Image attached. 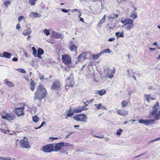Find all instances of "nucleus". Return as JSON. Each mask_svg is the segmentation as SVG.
Masks as SVG:
<instances>
[{
	"label": "nucleus",
	"mask_w": 160,
	"mask_h": 160,
	"mask_svg": "<svg viewBox=\"0 0 160 160\" xmlns=\"http://www.w3.org/2000/svg\"><path fill=\"white\" fill-rule=\"evenodd\" d=\"M47 92L46 90L41 86H39L36 91L34 94V98L41 100L46 96Z\"/></svg>",
	"instance_id": "1"
},
{
	"label": "nucleus",
	"mask_w": 160,
	"mask_h": 160,
	"mask_svg": "<svg viewBox=\"0 0 160 160\" xmlns=\"http://www.w3.org/2000/svg\"><path fill=\"white\" fill-rule=\"evenodd\" d=\"M151 115L155 120L160 119V106L158 102H156L153 107Z\"/></svg>",
	"instance_id": "2"
},
{
	"label": "nucleus",
	"mask_w": 160,
	"mask_h": 160,
	"mask_svg": "<svg viewBox=\"0 0 160 160\" xmlns=\"http://www.w3.org/2000/svg\"><path fill=\"white\" fill-rule=\"evenodd\" d=\"M63 147H68L71 149L73 148V145L67 142H62L55 143L54 144V151L57 152L58 151L60 150Z\"/></svg>",
	"instance_id": "3"
},
{
	"label": "nucleus",
	"mask_w": 160,
	"mask_h": 160,
	"mask_svg": "<svg viewBox=\"0 0 160 160\" xmlns=\"http://www.w3.org/2000/svg\"><path fill=\"white\" fill-rule=\"evenodd\" d=\"M121 22L124 26H127L126 29L127 30H130L134 26L133 20L130 18L122 20Z\"/></svg>",
	"instance_id": "4"
},
{
	"label": "nucleus",
	"mask_w": 160,
	"mask_h": 160,
	"mask_svg": "<svg viewBox=\"0 0 160 160\" xmlns=\"http://www.w3.org/2000/svg\"><path fill=\"white\" fill-rule=\"evenodd\" d=\"M73 118L77 121H81L83 122H86L88 118L87 116L84 114H81L74 116Z\"/></svg>",
	"instance_id": "5"
},
{
	"label": "nucleus",
	"mask_w": 160,
	"mask_h": 160,
	"mask_svg": "<svg viewBox=\"0 0 160 160\" xmlns=\"http://www.w3.org/2000/svg\"><path fill=\"white\" fill-rule=\"evenodd\" d=\"M2 118L3 119H5L8 121H11L13 120L15 118V116L11 113L6 114L4 112H3L1 113Z\"/></svg>",
	"instance_id": "6"
},
{
	"label": "nucleus",
	"mask_w": 160,
	"mask_h": 160,
	"mask_svg": "<svg viewBox=\"0 0 160 160\" xmlns=\"http://www.w3.org/2000/svg\"><path fill=\"white\" fill-rule=\"evenodd\" d=\"M62 62L66 64H69L72 62L71 58L68 54L62 55Z\"/></svg>",
	"instance_id": "7"
},
{
	"label": "nucleus",
	"mask_w": 160,
	"mask_h": 160,
	"mask_svg": "<svg viewBox=\"0 0 160 160\" xmlns=\"http://www.w3.org/2000/svg\"><path fill=\"white\" fill-rule=\"evenodd\" d=\"M20 146L21 147L25 148H28L30 147L28 141V140L25 137L24 139L21 140L20 141Z\"/></svg>",
	"instance_id": "8"
},
{
	"label": "nucleus",
	"mask_w": 160,
	"mask_h": 160,
	"mask_svg": "<svg viewBox=\"0 0 160 160\" xmlns=\"http://www.w3.org/2000/svg\"><path fill=\"white\" fill-rule=\"evenodd\" d=\"M155 120L153 119H140L138 121L139 123L144 124L146 126L153 124Z\"/></svg>",
	"instance_id": "9"
},
{
	"label": "nucleus",
	"mask_w": 160,
	"mask_h": 160,
	"mask_svg": "<svg viewBox=\"0 0 160 160\" xmlns=\"http://www.w3.org/2000/svg\"><path fill=\"white\" fill-rule=\"evenodd\" d=\"M43 151L46 152H50L54 151V145L52 144H49L44 146Z\"/></svg>",
	"instance_id": "10"
},
{
	"label": "nucleus",
	"mask_w": 160,
	"mask_h": 160,
	"mask_svg": "<svg viewBox=\"0 0 160 160\" xmlns=\"http://www.w3.org/2000/svg\"><path fill=\"white\" fill-rule=\"evenodd\" d=\"M24 108V107H22L19 108H16L15 110V112L18 117H20L24 114L23 110Z\"/></svg>",
	"instance_id": "11"
},
{
	"label": "nucleus",
	"mask_w": 160,
	"mask_h": 160,
	"mask_svg": "<svg viewBox=\"0 0 160 160\" xmlns=\"http://www.w3.org/2000/svg\"><path fill=\"white\" fill-rule=\"evenodd\" d=\"M61 85L60 82L59 81H55L54 82L53 85L52 86V88L53 89L60 90L61 89Z\"/></svg>",
	"instance_id": "12"
},
{
	"label": "nucleus",
	"mask_w": 160,
	"mask_h": 160,
	"mask_svg": "<svg viewBox=\"0 0 160 160\" xmlns=\"http://www.w3.org/2000/svg\"><path fill=\"white\" fill-rule=\"evenodd\" d=\"M68 47L72 51L77 52V47L75 45L73 42V41H70Z\"/></svg>",
	"instance_id": "13"
},
{
	"label": "nucleus",
	"mask_w": 160,
	"mask_h": 160,
	"mask_svg": "<svg viewBox=\"0 0 160 160\" xmlns=\"http://www.w3.org/2000/svg\"><path fill=\"white\" fill-rule=\"evenodd\" d=\"M87 108H84L83 106L82 107H77L73 109V112L76 113H80L81 112L82 110H87Z\"/></svg>",
	"instance_id": "14"
},
{
	"label": "nucleus",
	"mask_w": 160,
	"mask_h": 160,
	"mask_svg": "<svg viewBox=\"0 0 160 160\" xmlns=\"http://www.w3.org/2000/svg\"><path fill=\"white\" fill-rule=\"evenodd\" d=\"M117 113L118 115L121 116H125L128 113V111L123 109H118L117 111Z\"/></svg>",
	"instance_id": "15"
},
{
	"label": "nucleus",
	"mask_w": 160,
	"mask_h": 160,
	"mask_svg": "<svg viewBox=\"0 0 160 160\" xmlns=\"http://www.w3.org/2000/svg\"><path fill=\"white\" fill-rule=\"evenodd\" d=\"M86 56V52H84L83 53L80 54L77 58L78 60L79 61H81L84 60Z\"/></svg>",
	"instance_id": "16"
},
{
	"label": "nucleus",
	"mask_w": 160,
	"mask_h": 160,
	"mask_svg": "<svg viewBox=\"0 0 160 160\" xmlns=\"http://www.w3.org/2000/svg\"><path fill=\"white\" fill-rule=\"evenodd\" d=\"M74 83V81L72 78H68L67 79V86L72 87Z\"/></svg>",
	"instance_id": "17"
},
{
	"label": "nucleus",
	"mask_w": 160,
	"mask_h": 160,
	"mask_svg": "<svg viewBox=\"0 0 160 160\" xmlns=\"http://www.w3.org/2000/svg\"><path fill=\"white\" fill-rule=\"evenodd\" d=\"M3 82L8 87H14V84L12 82L8 81L7 79L4 80Z\"/></svg>",
	"instance_id": "18"
},
{
	"label": "nucleus",
	"mask_w": 160,
	"mask_h": 160,
	"mask_svg": "<svg viewBox=\"0 0 160 160\" xmlns=\"http://www.w3.org/2000/svg\"><path fill=\"white\" fill-rule=\"evenodd\" d=\"M43 53L44 51L41 48H38V50L37 57L39 58H42L41 56L43 54Z\"/></svg>",
	"instance_id": "19"
},
{
	"label": "nucleus",
	"mask_w": 160,
	"mask_h": 160,
	"mask_svg": "<svg viewBox=\"0 0 160 160\" xmlns=\"http://www.w3.org/2000/svg\"><path fill=\"white\" fill-rule=\"evenodd\" d=\"M32 32V30L30 28H28L25 30L23 32V35L24 36H28Z\"/></svg>",
	"instance_id": "20"
},
{
	"label": "nucleus",
	"mask_w": 160,
	"mask_h": 160,
	"mask_svg": "<svg viewBox=\"0 0 160 160\" xmlns=\"http://www.w3.org/2000/svg\"><path fill=\"white\" fill-rule=\"evenodd\" d=\"M12 55V54L8 52H4L2 53V57H4L5 58H9Z\"/></svg>",
	"instance_id": "21"
},
{
	"label": "nucleus",
	"mask_w": 160,
	"mask_h": 160,
	"mask_svg": "<svg viewBox=\"0 0 160 160\" xmlns=\"http://www.w3.org/2000/svg\"><path fill=\"white\" fill-rule=\"evenodd\" d=\"M31 82L30 83V89L31 90L33 91L35 88V82L33 81L32 79H31Z\"/></svg>",
	"instance_id": "22"
},
{
	"label": "nucleus",
	"mask_w": 160,
	"mask_h": 160,
	"mask_svg": "<svg viewBox=\"0 0 160 160\" xmlns=\"http://www.w3.org/2000/svg\"><path fill=\"white\" fill-rule=\"evenodd\" d=\"M118 17V15L117 14H113V15H111L108 17V18L110 20H112L113 19L117 18Z\"/></svg>",
	"instance_id": "23"
},
{
	"label": "nucleus",
	"mask_w": 160,
	"mask_h": 160,
	"mask_svg": "<svg viewBox=\"0 0 160 160\" xmlns=\"http://www.w3.org/2000/svg\"><path fill=\"white\" fill-rule=\"evenodd\" d=\"M115 35L117 36V37L118 38L119 37H124L123 32H122L120 34V32H117L115 33Z\"/></svg>",
	"instance_id": "24"
},
{
	"label": "nucleus",
	"mask_w": 160,
	"mask_h": 160,
	"mask_svg": "<svg viewBox=\"0 0 160 160\" xmlns=\"http://www.w3.org/2000/svg\"><path fill=\"white\" fill-rule=\"evenodd\" d=\"M115 72V68H113V70H112L111 72V75H108L107 76L108 78H113L114 77L113 75V74H114Z\"/></svg>",
	"instance_id": "25"
},
{
	"label": "nucleus",
	"mask_w": 160,
	"mask_h": 160,
	"mask_svg": "<svg viewBox=\"0 0 160 160\" xmlns=\"http://www.w3.org/2000/svg\"><path fill=\"white\" fill-rule=\"evenodd\" d=\"M111 52V51L109 49H106L102 51L100 53L101 55H102L104 53H110Z\"/></svg>",
	"instance_id": "26"
},
{
	"label": "nucleus",
	"mask_w": 160,
	"mask_h": 160,
	"mask_svg": "<svg viewBox=\"0 0 160 160\" xmlns=\"http://www.w3.org/2000/svg\"><path fill=\"white\" fill-rule=\"evenodd\" d=\"M65 148H63V149L60 151V152L61 153L65 154V153L66 154H68V153L67 152V151H68V150L67 149L68 147H65Z\"/></svg>",
	"instance_id": "27"
},
{
	"label": "nucleus",
	"mask_w": 160,
	"mask_h": 160,
	"mask_svg": "<svg viewBox=\"0 0 160 160\" xmlns=\"http://www.w3.org/2000/svg\"><path fill=\"white\" fill-rule=\"evenodd\" d=\"M101 55L100 53H99L97 55H93L92 56V59L93 60L97 59L101 56Z\"/></svg>",
	"instance_id": "28"
},
{
	"label": "nucleus",
	"mask_w": 160,
	"mask_h": 160,
	"mask_svg": "<svg viewBox=\"0 0 160 160\" xmlns=\"http://www.w3.org/2000/svg\"><path fill=\"white\" fill-rule=\"evenodd\" d=\"M73 110V111L71 109L68 111L67 114V116L68 117H71L73 116L74 114Z\"/></svg>",
	"instance_id": "29"
},
{
	"label": "nucleus",
	"mask_w": 160,
	"mask_h": 160,
	"mask_svg": "<svg viewBox=\"0 0 160 160\" xmlns=\"http://www.w3.org/2000/svg\"><path fill=\"white\" fill-rule=\"evenodd\" d=\"M130 17L132 18L133 19H136L137 17V15L136 12L133 13L130 16Z\"/></svg>",
	"instance_id": "30"
},
{
	"label": "nucleus",
	"mask_w": 160,
	"mask_h": 160,
	"mask_svg": "<svg viewBox=\"0 0 160 160\" xmlns=\"http://www.w3.org/2000/svg\"><path fill=\"white\" fill-rule=\"evenodd\" d=\"M144 97L146 99V100L148 102H149V100L151 96H150V94H145L144 95Z\"/></svg>",
	"instance_id": "31"
},
{
	"label": "nucleus",
	"mask_w": 160,
	"mask_h": 160,
	"mask_svg": "<svg viewBox=\"0 0 160 160\" xmlns=\"http://www.w3.org/2000/svg\"><path fill=\"white\" fill-rule=\"evenodd\" d=\"M106 91L105 90H102L99 91L98 92V93L99 95L102 96L105 94L106 93Z\"/></svg>",
	"instance_id": "32"
},
{
	"label": "nucleus",
	"mask_w": 160,
	"mask_h": 160,
	"mask_svg": "<svg viewBox=\"0 0 160 160\" xmlns=\"http://www.w3.org/2000/svg\"><path fill=\"white\" fill-rule=\"evenodd\" d=\"M16 70L18 72L22 73H26V71L24 69L22 68H18L16 69Z\"/></svg>",
	"instance_id": "33"
},
{
	"label": "nucleus",
	"mask_w": 160,
	"mask_h": 160,
	"mask_svg": "<svg viewBox=\"0 0 160 160\" xmlns=\"http://www.w3.org/2000/svg\"><path fill=\"white\" fill-rule=\"evenodd\" d=\"M38 13L36 12H32L30 13L29 16L32 17H36L38 16Z\"/></svg>",
	"instance_id": "34"
},
{
	"label": "nucleus",
	"mask_w": 160,
	"mask_h": 160,
	"mask_svg": "<svg viewBox=\"0 0 160 160\" xmlns=\"http://www.w3.org/2000/svg\"><path fill=\"white\" fill-rule=\"evenodd\" d=\"M39 120V118L36 116H35L34 117H32L33 121L35 122H37Z\"/></svg>",
	"instance_id": "35"
},
{
	"label": "nucleus",
	"mask_w": 160,
	"mask_h": 160,
	"mask_svg": "<svg viewBox=\"0 0 160 160\" xmlns=\"http://www.w3.org/2000/svg\"><path fill=\"white\" fill-rule=\"evenodd\" d=\"M94 105L96 106V108L98 110H99L100 109H102V106L101 103H99L98 105L95 104Z\"/></svg>",
	"instance_id": "36"
},
{
	"label": "nucleus",
	"mask_w": 160,
	"mask_h": 160,
	"mask_svg": "<svg viewBox=\"0 0 160 160\" xmlns=\"http://www.w3.org/2000/svg\"><path fill=\"white\" fill-rule=\"evenodd\" d=\"M43 32L47 36H48L50 34V30L47 29H45Z\"/></svg>",
	"instance_id": "37"
},
{
	"label": "nucleus",
	"mask_w": 160,
	"mask_h": 160,
	"mask_svg": "<svg viewBox=\"0 0 160 160\" xmlns=\"http://www.w3.org/2000/svg\"><path fill=\"white\" fill-rule=\"evenodd\" d=\"M38 0H29V3L31 5H35V2Z\"/></svg>",
	"instance_id": "38"
},
{
	"label": "nucleus",
	"mask_w": 160,
	"mask_h": 160,
	"mask_svg": "<svg viewBox=\"0 0 160 160\" xmlns=\"http://www.w3.org/2000/svg\"><path fill=\"white\" fill-rule=\"evenodd\" d=\"M105 21H104V20H102V19L100 21L99 23L98 24V26L101 27L102 24Z\"/></svg>",
	"instance_id": "39"
},
{
	"label": "nucleus",
	"mask_w": 160,
	"mask_h": 160,
	"mask_svg": "<svg viewBox=\"0 0 160 160\" xmlns=\"http://www.w3.org/2000/svg\"><path fill=\"white\" fill-rule=\"evenodd\" d=\"M4 3L6 7H8V5L10 4L11 2L9 1H6Z\"/></svg>",
	"instance_id": "40"
},
{
	"label": "nucleus",
	"mask_w": 160,
	"mask_h": 160,
	"mask_svg": "<svg viewBox=\"0 0 160 160\" xmlns=\"http://www.w3.org/2000/svg\"><path fill=\"white\" fill-rule=\"evenodd\" d=\"M122 130L121 129H119L118 131H117V136H120L121 132L122 131Z\"/></svg>",
	"instance_id": "41"
},
{
	"label": "nucleus",
	"mask_w": 160,
	"mask_h": 160,
	"mask_svg": "<svg viewBox=\"0 0 160 160\" xmlns=\"http://www.w3.org/2000/svg\"><path fill=\"white\" fill-rule=\"evenodd\" d=\"M128 104V102L125 101H123L122 102V106L123 107H126Z\"/></svg>",
	"instance_id": "42"
},
{
	"label": "nucleus",
	"mask_w": 160,
	"mask_h": 160,
	"mask_svg": "<svg viewBox=\"0 0 160 160\" xmlns=\"http://www.w3.org/2000/svg\"><path fill=\"white\" fill-rule=\"evenodd\" d=\"M11 158L10 157L1 158L0 157V160H11Z\"/></svg>",
	"instance_id": "43"
},
{
	"label": "nucleus",
	"mask_w": 160,
	"mask_h": 160,
	"mask_svg": "<svg viewBox=\"0 0 160 160\" xmlns=\"http://www.w3.org/2000/svg\"><path fill=\"white\" fill-rule=\"evenodd\" d=\"M24 18V16H21L18 18V21L19 22H20Z\"/></svg>",
	"instance_id": "44"
},
{
	"label": "nucleus",
	"mask_w": 160,
	"mask_h": 160,
	"mask_svg": "<svg viewBox=\"0 0 160 160\" xmlns=\"http://www.w3.org/2000/svg\"><path fill=\"white\" fill-rule=\"evenodd\" d=\"M54 36L56 38H59L61 37V34H55L54 35Z\"/></svg>",
	"instance_id": "45"
},
{
	"label": "nucleus",
	"mask_w": 160,
	"mask_h": 160,
	"mask_svg": "<svg viewBox=\"0 0 160 160\" xmlns=\"http://www.w3.org/2000/svg\"><path fill=\"white\" fill-rule=\"evenodd\" d=\"M45 122H43L41 124L40 126L38 127V128H35V129H38L42 127L44 124H45Z\"/></svg>",
	"instance_id": "46"
},
{
	"label": "nucleus",
	"mask_w": 160,
	"mask_h": 160,
	"mask_svg": "<svg viewBox=\"0 0 160 160\" xmlns=\"http://www.w3.org/2000/svg\"><path fill=\"white\" fill-rule=\"evenodd\" d=\"M127 73H128L127 75V77H128V78H129L131 77V75H130V72L129 69H128V70L127 71Z\"/></svg>",
	"instance_id": "47"
},
{
	"label": "nucleus",
	"mask_w": 160,
	"mask_h": 160,
	"mask_svg": "<svg viewBox=\"0 0 160 160\" xmlns=\"http://www.w3.org/2000/svg\"><path fill=\"white\" fill-rule=\"evenodd\" d=\"M39 77L40 79L41 80H44V76L43 75H42V74H39Z\"/></svg>",
	"instance_id": "48"
},
{
	"label": "nucleus",
	"mask_w": 160,
	"mask_h": 160,
	"mask_svg": "<svg viewBox=\"0 0 160 160\" xmlns=\"http://www.w3.org/2000/svg\"><path fill=\"white\" fill-rule=\"evenodd\" d=\"M37 50H34L33 51V54L35 56V57H36L37 56Z\"/></svg>",
	"instance_id": "49"
},
{
	"label": "nucleus",
	"mask_w": 160,
	"mask_h": 160,
	"mask_svg": "<svg viewBox=\"0 0 160 160\" xmlns=\"http://www.w3.org/2000/svg\"><path fill=\"white\" fill-rule=\"evenodd\" d=\"M61 11L62 12H65V13H67L68 12V10H67L66 9H63V8L61 9Z\"/></svg>",
	"instance_id": "50"
},
{
	"label": "nucleus",
	"mask_w": 160,
	"mask_h": 160,
	"mask_svg": "<svg viewBox=\"0 0 160 160\" xmlns=\"http://www.w3.org/2000/svg\"><path fill=\"white\" fill-rule=\"evenodd\" d=\"M78 11L79 12H80V10L78 9H75L72 10V12H75Z\"/></svg>",
	"instance_id": "51"
},
{
	"label": "nucleus",
	"mask_w": 160,
	"mask_h": 160,
	"mask_svg": "<svg viewBox=\"0 0 160 160\" xmlns=\"http://www.w3.org/2000/svg\"><path fill=\"white\" fill-rule=\"evenodd\" d=\"M20 24H18L17 25V26H16V28L17 29H19L20 28Z\"/></svg>",
	"instance_id": "52"
},
{
	"label": "nucleus",
	"mask_w": 160,
	"mask_h": 160,
	"mask_svg": "<svg viewBox=\"0 0 160 160\" xmlns=\"http://www.w3.org/2000/svg\"><path fill=\"white\" fill-rule=\"evenodd\" d=\"M18 60V59L17 58L14 57V58H13V59H12V60L14 62L17 61Z\"/></svg>",
	"instance_id": "53"
},
{
	"label": "nucleus",
	"mask_w": 160,
	"mask_h": 160,
	"mask_svg": "<svg viewBox=\"0 0 160 160\" xmlns=\"http://www.w3.org/2000/svg\"><path fill=\"white\" fill-rule=\"evenodd\" d=\"M157 140H158V138L155 139L154 140H151V141H149L148 142V143H151V142H155V141H157Z\"/></svg>",
	"instance_id": "54"
},
{
	"label": "nucleus",
	"mask_w": 160,
	"mask_h": 160,
	"mask_svg": "<svg viewBox=\"0 0 160 160\" xmlns=\"http://www.w3.org/2000/svg\"><path fill=\"white\" fill-rule=\"evenodd\" d=\"M115 40V38H111L108 39V41L110 42H112L113 41Z\"/></svg>",
	"instance_id": "55"
},
{
	"label": "nucleus",
	"mask_w": 160,
	"mask_h": 160,
	"mask_svg": "<svg viewBox=\"0 0 160 160\" xmlns=\"http://www.w3.org/2000/svg\"><path fill=\"white\" fill-rule=\"evenodd\" d=\"M73 133L72 132H71L69 134L67 135L65 137V138L66 139V138H68L70 136V135L71 133Z\"/></svg>",
	"instance_id": "56"
},
{
	"label": "nucleus",
	"mask_w": 160,
	"mask_h": 160,
	"mask_svg": "<svg viewBox=\"0 0 160 160\" xmlns=\"http://www.w3.org/2000/svg\"><path fill=\"white\" fill-rule=\"evenodd\" d=\"M94 137H97L98 138H102L104 137V136H102L101 137L99 136H94Z\"/></svg>",
	"instance_id": "57"
},
{
	"label": "nucleus",
	"mask_w": 160,
	"mask_h": 160,
	"mask_svg": "<svg viewBox=\"0 0 160 160\" xmlns=\"http://www.w3.org/2000/svg\"><path fill=\"white\" fill-rule=\"evenodd\" d=\"M149 49L151 51H154L156 49V48H149Z\"/></svg>",
	"instance_id": "58"
},
{
	"label": "nucleus",
	"mask_w": 160,
	"mask_h": 160,
	"mask_svg": "<svg viewBox=\"0 0 160 160\" xmlns=\"http://www.w3.org/2000/svg\"><path fill=\"white\" fill-rule=\"evenodd\" d=\"M52 138L53 139V140H58L59 139V138L58 137H52Z\"/></svg>",
	"instance_id": "59"
},
{
	"label": "nucleus",
	"mask_w": 160,
	"mask_h": 160,
	"mask_svg": "<svg viewBox=\"0 0 160 160\" xmlns=\"http://www.w3.org/2000/svg\"><path fill=\"white\" fill-rule=\"evenodd\" d=\"M19 142L18 141V139H17L15 142V144H16V145H18V142Z\"/></svg>",
	"instance_id": "60"
},
{
	"label": "nucleus",
	"mask_w": 160,
	"mask_h": 160,
	"mask_svg": "<svg viewBox=\"0 0 160 160\" xmlns=\"http://www.w3.org/2000/svg\"><path fill=\"white\" fill-rule=\"evenodd\" d=\"M28 54L27 52H25V53H24L25 56L27 58L28 57Z\"/></svg>",
	"instance_id": "61"
},
{
	"label": "nucleus",
	"mask_w": 160,
	"mask_h": 160,
	"mask_svg": "<svg viewBox=\"0 0 160 160\" xmlns=\"http://www.w3.org/2000/svg\"><path fill=\"white\" fill-rule=\"evenodd\" d=\"M80 18V19L79 20H80V21H82V22H84V20H83V18Z\"/></svg>",
	"instance_id": "62"
},
{
	"label": "nucleus",
	"mask_w": 160,
	"mask_h": 160,
	"mask_svg": "<svg viewBox=\"0 0 160 160\" xmlns=\"http://www.w3.org/2000/svg\"><path fill=\"white\" fill-rule=\"evenodd\" d=\"M102 19V20H104V21H105V19H106V15H104V16L103 17Z\"/></svg>",
	"instance_id": "63"
},
{
	"label": "nucleus",
	"mask_w": 160,
	"mask_h": 160,
	"mask_svg": "<svg viewBox=\"0 0 160 160\" xmlns=\"http://www.w3.org/2000/svg\"><path fill=\"white\" fill-rule=\"evenodd\" d=\"M32 50H33V51H34L36 50V49L34 47H33L32 48Z\"/></svg>",
	"instance_id": "64"
}]
</instances>
